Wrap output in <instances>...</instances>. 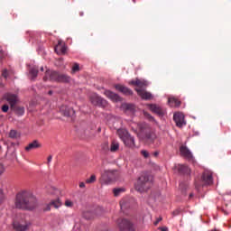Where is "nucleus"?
<instances>
[{
  "label": "nucleus",
  "mask_w": 231,
  "mask_h": 231,
  "mask_svg": "<svg viewBox=\"0 0 231 231\" xmlns=\"http://www.w3.org/2000/svg\"><path fill=\"white\" fill-rule=\"evenodd\" d=\"M116 134L119 136L120 140H122L123 142L126 138V136L129 134V132H127V130L124 128H121L117 130Z\"/></svg>",
  "instance_id": "a878e982"
},
{
  "label": "nucleus",
  "mask_w": 231,
  "mask_h": 231,
  "mask_svg": "<svg viewBox=\"0 0 231 231\" xmlns=\"http://www.w3.org/2000/svg\"><path fill=\"white\" fill-rule=\"evenodd\" d=\"M116 89L124 93V95H133V90L129 89L127 87H124V85H116Z\"/></svg>",
  "instance_id": "412c9836"
},
{
  "label": "nucleus",
  "mask_w": 231,
  "mask_h": 231,
  "mask_svg": "<svg viewBox=\"0 0 231 231\" xmlns=\"http://www.w3.org/2000/svg\"><path fill=\"white\" fill-rule=\"evenodd\" d=\"M8 109H10V107L8 106V105H4V106H2V111H3L4 113H8Z\"/></svg>",
  "instance_id": "58836bf2"
},
{
  "label": "nucleus",
  "mask_w": 231,
  "mask_h": 231,
  "mask_svg": "<svg viewBox=\"0 0 231 231\" xmlns=\"http://www.w3.org/2000/svg\"><path fill=\"white\" fill-rule=\"evenodd\" d=\"M51 207H53L54 208H59L60 207H62V202H60V199H54L51 200L45 208H44V211L48 212L50 210H51Z\"/></svg>",
  "instance_id": "2eb2a0df"
},
{
  "label": "nucleus",
  "mask_w": 231,
  "mask_h": 231,
  "mask_svg": "<svg viewBox=\"0 0 231 231\" xmlns=\"http://www.w3.org/2000/svg\"><path fill=\"white\" fill-rule=\"evenodd\" d=\"M143 116H145V118H147L151 122L154 121V117H152V116H151V114H149L147 112H143Z\"/></svg>",
  "instance_id": "c9c22d12"
},
{
  "label": "nucleus",
  "mask_w": 231,
  "mask_h": 231,
  "mask_svg": "<svg viewBox=\"0 0 231 231\" xmlns=\"http://www.w3.org/2000/svg\"><path fill=\"white\" fill-rule=\"evenodd\" d=\"M29 73L32 80H35V79H37V75H39V69L37 67H32L30 69Z\"/></svg>",
  "instance_id": "bb28decb"
},
{
  "label": "nucleus",
  "mask_w": 231,
  "mask_h": 231,
  "mask_svg": "<svg viewBox=\"0 0 231 231\" xmlns=\"http://www.w3.org/2000/svg\"><path fill=\"white\" fill-rule=\"evenodd\" d=\"M123 143L126 147H130L131 149H133V147H136V144L134 143V137L131 136V134H128Z\"/></svg>",
  "instance_id": "6ab92c4d"
},
{
  "label": "nucleus",
  "mask_w": 231,
  "mask_h": 231,
  "mask_svg": "<svg viewBox=\"0 0 231 231\" xmlns=\"http://www.w3.org/2000/svg\"><path fill=\"white\" fill-rule=\"evenodd\" d=\"M123 109H125V111H130V113H134L136 107L134 106V105L133 104H123L122 105Z\"/></svg>",
  "instance_id": "cd10ccee"
},
{
  "label": "nucleus",
  "mask_w": 231,
  "mask_h": 231,
  "mask_svg": "<svg viewBox=\"0 0 231 231\" xmlns=\"http://www.w3.org/2000/svg\"><path fill=\"white\" fill-rule=\"evenodd\" d=\"M178 171L180 174H184L186 176H189V174H190V168L183 164L179 165Z\"/></svg>",
  "instance_id": "5701e85b"
},
{
  "label": "nucleus",
  "mask_w": 231,
  "mask_h": 231,
  "mask_svg": "<svg viewBox=\"0 0 231 231\" xmlns=\"http://www.w3.org/2000/svg\"><path fill=\"white\" fill-rule=\"evenodd\" d=\"M51 160H53V156L50 155L47 159V163L50 164L51 163Z\"/></svg>",
  "instance_id": "c03bdc74"
},
{
  "label": "nucleus",
  "mask_w": 231,
  "mask_h": 231,
  "mask_svg": "<svg viewBox=\"0 0 231 231\" xmlns=\"http://www.w3.org/2000/svg\"><path fill=\"white\" fill-rule=\"evenodd\" d=\"M117 225L120 231H134L133 223H131L127 218H119L117 220Z\"/></svg>",
  "instance_id": "423d86ee"
},
{
  "label": "nucleus",
  "mask_w": 231,
  "mask_h": 231,
  "mask_svg": "<svg viewBox=\"0 0 231 231\" xmlns=\"http://www.w3.org/2000/svg\"><path fill=\"white\" fill-rule=\"evenodd\" d=\"M173 120L177 125V127H183V125H187V123L185 122V116L182 113H175L173 115Z\"/></svg>",
  "instance_id": "9d476101"
},
{
  "label": "nucleus",
  "mask_w": 231,
  "mask_h": 231,
  "mask_svg": "<svg viewBox=\"0 0 231 231\" xmlns=\"http://www.w3.org/2000/svg\"><path fill=\"white\" fill-rule=\"evenodd\" d=\"M14 229L16 231H26L30 228V222H17L13 223Z\"/></svg>",
  "instance_id": "9b49d317"
},
{
  "label": "nucleus",
  "mask_w": 231,
  "mask_h": 231,
  "mask_svg": "<svg viewBox=\"0 0 231 231\" xmlns=\"http://www.w3.org/2000/svg\"><path fill=\"white\" fill-rule=\"evenodd\" d=\"M4 198H5V195L3 194V190L0 189V203L3 201Z\"/></svg>",
  "instance_id": "37998d69"
},
{
  "label": "nucleus",
  "mask_w": 231,
  "mask_h": 231,
  "mask_svg": "<svg viewBox=\"0 0 231 231\" xmlns=\"http://www.w3.org/2000/svg\"><path fill=\"white\" fill-rule=\"evenodd\" d=\"M214 183V178L212 177V171H205L201 177V186L212 185Z\"/></svg>",
  "instance_id": "6e6552de"
},
{
  "label": "nucleus",
  "mask_w": 231,
  "mask_h": 231,
  "mask_svg": "<svg viewBox=\"0 0 231 231\" xmlns=\"http://www.w3.org/2000/svg\"><path fill=\"white\" fill-rule=\"evenodd\" d=\"M160 230H161V231H168L169 228L164 226V227H160Z\"/></svg>",
  "instance_id": "09e8293b"
},
{
  "label": "nucleus",
  "mask_w": 231,
  "mask_h": 231,
  "mask_svg": "<svg viewBox=\"0 0 231 231\" xmlns=\"http://www.w3.org/2000/svg\"><path fill=\"white\" fill-rule=\"evenodd\" d=\"M54 51L57 52L58 55H66V51H68V47L66 46V43H64V42L59 41Z\"/></svg>",
  "instance_id": "f8f14e48"
},
{
  "label": "nucleus",
  "mask_w": 231,
  "mask_h": 231,
  "mask_svg": "<svg viewBox=\"0 0 231 231\" xmlns=\"http://www.w3.org/2000/svg\"><path fill=\"white\" fill-rule=\"evenodd\" d=\"M83 217L84 219H95V217H97V213L93 210H85L83 212Z\"/></svg>",
  "instance_id": "b1692460"
},
{
  "label": "nucleus",
  "mask_w": 231,
  "mask_h": 231,
  "mask_svg": "<svg viewBox=\"0 0 231 231\" xmlns=\"http://www.w3.org/2000/svg\"><path fill=\"white\" fill-rule=\"evenodd\" d=\"M124 192H125V188H115L113 189V194L116 198H118V196H120V194H124Z\"/></svg>",
  "instance_id": "7c9ffc66"
},
{
  "label": "nucleus",
  "mask_w": 231,
  "mask_h": 231,
  "mask_svg": "<svg viewBox=\"0 0 231 231\" xmlns=\"http://www.w3.org/2000/svg\"><path fill=\"white\" fill-rule=\"evenodd\" d=\"M10 138H19V134L15 130H11L9 133Z\"/></svg>",
  "instance_id": "473e14b6"
},
{
  "label": "nucleus",
  "mask_w": 231,
  "mask_h": 231,
  "mask_svg": "<svg viewBox=\"0 0 231 231\" xmlns=\"http://www.w3.org/2000/svg\"><path fill=\"white\" fill-rule=\"evenodd\" d=\"M180 155L186 158L187 160H192V152H190V150H189L187 146L181 145L180 147Z\"/></svg>",
  "instance_id": "a211bd4d"
},
{
  "label": "nucleus",
  "mask_w": 231,
  "mask_h": 231,
  "mask_svg": "<svg viewBox=\"0 0 231 231\" xmlns=\"http://www.w3.org/2000/svg\"><path fill=\"white\" fill-rule=\"evenodd\" d=\"M12 109L18 115V116H23V115H24V107L23 106H15L14 105V107Z\"/></svg>",
  "instance_id": "c756f323"
},
{
  "label": "nucleus",
  "mask_w": 231,
  "mask_h": 231,
  "mask_svg": "<svg viewBox=\"0 0 231 231\" xmlns=\"http://www.w3.org/2000/svg\"><path fill=\"white\" fill-rule=\"evenodd\" d=\"M158 154H160V152H155L153 153V156H158Z\"/></svg>",
  "instance_id": "3c124183"
},
{
  "label": "nucleus",
  "mask_w": 231,
  "mask_h": 231,
  "mask_svg": "<svg viewBox=\"0 0 231 231\" xmlns=\"http://www.w3.org/2000/svg\"><path fill=\"white\" fill-rule=\"evenodd\" d=\"M60 111L63 116L71 117L75 116V110L64 105L60 107Z\"/></svg>",
  "instance_id": "ddd939ff"
},
{
  "label": "nucleus",
  "mask_w": 231,
  "mask_h": 231,
  "mask_svg": "<svg viewBox=\"0 0 231 231\" xmlns=\"http://www.w3.org/2000/svg\"><path fill=\"white\" fill-rule=\"evenodd\" d=\"M148 107L151 111H152V113H155V115H158V116H163L164 112H163V109L161 108L160 106L151 104V105H148Z\"/></svg>",
  "instance_id": "f3484780"
},
{
  "label": "nucleus",
  "mask_w": 231,
  "mask_h": 231,
  "mask_svg": "<svg viewBox=\"0 0 231 231\" xmlns=\"http://www.w3.org/2000/svg\"><path fill=\"white\" fill-rule=\"evenodd\" d=\"M97 181V176L91 175L89 179L86 180V183H95Z\"/></svg>",
  "instance_id": "72a5a7b5"
},
{
  "label": "nucleus",
  "mask_w": 231,
  "mask_h": 231,
  "mask_svg": "<svg viewBox=\"0 0 231 231\" xmlns=\"http://www.w3.org/2000/svg\"><path fill=\"white\" fill-rule=\"evenodd\" d=\"M65 207H68L69 208H71V207H73V201L67 199L65 201Z\"/></svg>",
  "instance_id": "4c0bfd02"
},
{
  "label": "nucleus",
  "mask_w": 231,
  "mask_h": 231,
  "mask_svg": "<svg viewBox=\"0 0 231 231\" xmlns=\"http://www.w3.org/2000/svg\"><path fill=\"white\" fill-rule=\"evenodd\" d=\"M86 187V184L84 182L79 183V188L84 189Z\"/></svg>",
  "instance_id": "49530a36"
},
{
  "label": "nucleus",
  "mask_w": 231,
  "mask_h": 231,
  "mask_svg": "<svg viewBox=\"0 0 231 231\" xmlns=\"http://www.w3.org/2000/svg\"><path fill=\"white\" fill-rule=\"evenodd\" d=\"M2 76L4 77V79H8V70L4 69L2 72Z\"/></svg>",
  "instance_id": "a19ab883"
},
{
  "label": "nucleus",
  "mask_w": 231,
  "mask_h": 231,
  "mask_svg": "<svg viewBox=\"0 0 231 231\" xmlns=\"http://www.w3.org/2000/svg\"><path fill=\"white\" fill-rule=\"evenodd\" d=\"M4 100H6V102H8V104L10 105L11 109H14L15 104L19 102V97L16 94L6 93L4 95Z\"/></svg>",
  "instance_id": "1a4fd4ad"
},
{
  "label": "nucleus",
  "mask_w": 231,
  "mask_h": 231,
  "mask_svg": "<svg viewBox=\"0 0 231 231\" xmlns=\"http://www.w3.org/2000/svg\"><path fill=\"white\" fill-rule=\"evenodd\" d=\"M41 71H44V67H42V68H41Z\"/></svg>",
  "instance_id": "864d4df0"
},
{
  "label": "nucleus",
  "mask_w": 231,
  "mask_h": 231,
  "mask_svg": "<svg viewBox=\"0 0 231 231\" xmlns=\"http://www.w3.org/2000/svg\"><path fill=\"white\" fill-rule=\"evenodd\" d=\"M102 149H103V151H105V152L110 151L109 143H105L102 145Z\"/></svg>",
  "instance_id": "e433bc0d"
},
{
  "label": "nucleus",
  "mask_w": 231,
  "mask_h": 231,
  "mask_svg": "<svg viewBox=\"0 0 231 231\" xmlns=\"http://www.w3.org/2000/svg\"><path fill=\"white\" fill-rule=\"evenodd\" d=\"M3 172H5V166H3V164H0V176L3 175Z\"/></svg>",
  "instance_id": "79ce46f5"
},
{
  "label": "nucleus",
  "mask_w": 231,
  "mask_h": 231,
  "mask_svg": "<svg viewBox=\"0 0 231 231\" xmlns=\"http://www.w3.org/2000/svg\"><path fill=\"white\" fill-rule=\"evenodd\" d=\"M135 91L137 92L139 97H141V98H143V100H151V98H152V94L145 91L143 88H135Z\"/></svg>",
  "instance_id": "dca6fc26"
},
{
  "label": "nucleus",
  "mask_w": 231,
  "mask_h": 231,
  "mask_svg": "<svg viewBox=\"0 0 231 231\" xmlns=\"http://www.w3.org/2000/svg\"><path fill=\"white\" fill-rule=\"evenodd\" d=\"M43 80L44 82L51 80V82H62L68 84L71 82V77L67 74L59 73L55 70H46Z\"/></svg>",
  "instance_id": "f03ea898"
},
{
  "label": "nucleus",
  "mask_w": 231,
  "mask_h": 231,
  "mask_svg": "<svg viewBox=\"0 0 231 231\" xmlns=\"http://www.w3.org/2000/svg\"><path fill=\"white\" fill-rule=\"evenodd\" d=\"M104 95L109 98L110 100H112V102H122V97H120V96H118V94L114 93L111 90H106L104 92Z\"/></svg>",
  "instance_id": "4468645a"
},
{
  "label": "nucleus",
  "mask_w": 231,
  "mask_h": 231,
  "mask_svg": "<svg viewBox=\"0 0 231 231\" xmlns=\"http://www.w3.org/2000/svg\"><path fill=\"white\" fill-rule=\"evenodd\" d=\"M80 70V66L79 65V63H74V65L72 66V73H77V71Z\"/></svg>",
  "instance_id": "f704fd0d"
},
{
  "label": "nucleus",
  "mask_w": 231,
  "mask_h": 231,
  "mask_svg": "<svg viewBox=\"0 0 231 231\" xmlns=\"http://www.w3.org/2000/svg\"><path fill=\"white\" fill-rule=\"evenodd\" d=\"M39 148H41V144L39 143V141L34 140L25 147V151L30 152V151H33V149H39Z\"/></svg>",
  "instance_id": "4be33fe9"
},
{
  "label": "nucleus",
  "mask_w": 231,
  "mask_h": 231,
  "mask_svg": "<svg viewBox=\"0 0 231 231\" xmlns=\"http://www.w3.org/2000/svg\"><path fill=\"white\" fill-rule=\"evenodd\" d=\"M49 95H53V91L50 90Z\"/></svg>",
  "instance_id": "603ef678"
},
{
  "label": "nucleus",
  "mask_w": 231,
  "mask_h": 231,
  "mask_svg": "<svg viewBox=\"0 0 231 231\" xmlns=\"http://www.w3.org/2000/svg\"><path fill=\"white\" fill-rule=\"evenodd\" d=\"M4 53L2 52V51H0V59L2 58V57H4Z\"/></svg>",
  "instance_id": "8fccbe9b"
},
{
  "label": "nucleus",
  "mask_w": 231,
  "mask_h": 231,
  "mask_svg": "<svg viewBox=\"0 0 231 231\" xmlns=\"http://www.w3.org/2000/svg\"><path fill=\"white\" fill-rule=\"evenodd\" d=\"M138 127L141 134L144 136L145 140L152 143V142H154V139L156 138V134H154V132L151 130V127H149V125L145 124L138 125Z\"/></svg>",
  "instance_id": "39448f33"
},
{
  "label": "nucleus",
  "mask_w": 231,
  "mask_h": 231,
  "mask_svg": "<svg viewBox=\"0 0 231 231\" xmlns=\"http://www.w3.org/2000/svg\"><path fill=\"white\" fill-rule=\"evenodd\" d=\"M120 149V143L116 140H113L110 144V152H116Z\"/></svg>",
  "instance_id": "393cba45"
},
{
  "label": "nucleus",
  "mask_w": 231,
  "mask_h": 231,
  "mask_svg": "<svg viewBox=\"0 0 231 231\" xmlns=\"http://www.w3.org/2000/svg\"><path fill=\"white\" fill-rule=\"evenodd\" d=\"M15 208L20 210H33L37 208V198L28 189H22L16 193Z\"/></svg>",
  "instance_id": "f257e3e1"
},
{
  "label": "nucleus",
  "mask_w": 231,
  "mask_h": 231,
  "mask_svg": "<svg viewBox=\"0 0 231 231\" xmlns=\"http://www.w3.org/2000/svg\"><path fill=\"white\" fill-rule=\"evenodd\" d=\"M90 102L93 106H98L99 107H106L107 106V100L104 99L97 94H92L90 96Z\"/></svg>",
  "instance_id": "0eeeda50"
},
{
  "label": "nucleus",
  "mask_w": 231,
  "mask_h": 231,
  "mask_svg": "<svg viewBox=\"0 0 231 231\" xmlns=\"http://www.w3.org/2000/svg\"><path fill=\"white\" fill-rule=\"evenodd\" d=\"M180 215V210H175L173 211V216H179Z\"/></svg>",
  "instance_id": "de8ad7c7"
},
{
  "label": "nucleus",
  "mask_w": 231,
  "mask_h": 231,
  "mask_svg": "<svg viewBox=\"0 0 231 231\" xmlns=\"http://www.w3.org/2000/svg\"><path fill=\"white\" fill-rule=\"evenodd\" d=\"M162 217L157 218V220L153 223V225L156 226L160 221H162Z\"/></svg>",
  "instance_id": "a18cd8bd"
},
{
  "label": "nucleus",
  "mask_w": 231,
  "mask_h": 231,
  "mask_svg": "<svg viewBox=\"0 0 231 231\" xmlns=\"http://www.w3.org/2000/svg\"><path fill=\"white\" fill-rule=\"evenodd\" d=\"M120 176V172L116 170H105L101 174V180L106 183V185H109V183L115 181V180H118Z\"/></svg>",
  "instance_id": "20e7f679"
},
{
  "label": "nucleus",
  "mask_w": 231,
  "mask_h": 231,
  "mask_svg": "<svg viewBox=\"0 0 231 231\" xmlns=\"http://www.w3.org/2000/svg\"><path fill=\"white\" fill-rule=\"evenodd\" d=\"M152 182H151V180H149V175L143 174L139 177L136 184H135V189L138 192H145L149 190L150 187H152Z\"/></svg>",
  "instance_id": "7ed1b4c3"
},
{
  "label": "nucleus",
  "mask_w": 231,
  "mask_h": 231,
  "mask_svg": "<svg viewBox=\"0 0 231 231\" xmlns=\"http://www.w3.org/2000/svg\"><path fill=\"white\" fill-rule=\"evenodd\" d=\"M132 86H137L139 89H142L143 88H145L147 86V82L141 79H135L129 82Z\"/></svg>",
  "instance_id": "aec40b11"
},
{
  "label": "nucleus",
  "mask_w": 231,
  "mask_h": 231,
  "mask_svg": "<svg viewBox=\"0 0 231 231\" xmlns=\"http://www.w3.org/2000/svg\"><path fill=\"white\" fill-rule=\"evenodd\" d=\"M141 154L144 157L147 158L149 156V152H147L146 150H142L141 151Z\"/></svg>",
  "instance_id": "ea45409f"
},
{
  "label": "nucleus",
  "mask_w": 231,
  "mask_h": 231,
  "mask_svg": "<svg viewBox=\"0 0 231 231\" xmlns=\"http://www.w3.org/2000/svg\"><path fill=\"white\" fill-rule=\"evenodd\" d=\"M120 207L121 210H125L126 208H129V201L127 200V199H123L120 201Z\"/></svg>",
  "instance_id": "2f4dec72"
},
{
  "label": "nucleus",
  "mask_w": 231,
  "mask_h": 231,
  "mask_svg": "<svg viewBox=\"0 0 231 231\" xmlns=\"http://www.w3.org/2000/svg\"><path fill=\"white\" fill-rule=\"evenodd\" d=\"M194 196V194L190 193L189 194V198H192Z\"/></svg>",
  "instance_id": "5fc2aeb1"
},
{
  "label": "nucleus",
  "mask_w": 231,
  "mask_h": 231,
  "mask_svg": "<svg viewBox=\"0 0 231 231\" xmlns=\"http://www.w3.org/2000/svg\"><path fill=\"white\" fill-rule=\"evenodd\" d=\"M168 102L172 104V106H175V107H180V106H181V101L176 97H170Z\"/></svg>",
  "instance_id": "c85d7f7f"
}]
</instances>
